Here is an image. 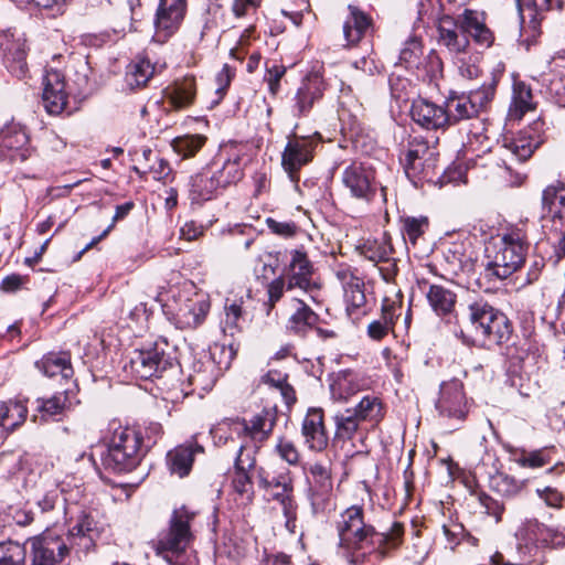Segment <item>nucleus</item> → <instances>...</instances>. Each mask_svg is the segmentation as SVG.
<instances>
[{
	"mask_svg": "<svg viewBox=\"0 0 565 565\" xmlns=\"http://www.w3.org/2000/svg\"><path fill=\"white\" fill-rule=\"evenodd\" d=\"M350 15L343 24L348 44H356L371 26V19L354 6H349Z\"/></svg>",
	"mask_w": 565,
	"mask_h": 565,
	"instance_id": "nucleus-35",
	"label": "nucleus"
},
{
	"mask_svg": "<svg viewBox=\"0 0 565 565\" xmlns=\"http://www.w3.org/2000/svg\"><path fill=\"white\" fill-rule=\"evenodd\" d=\"M537 147L539 141L526 130H522L515 135L504 136L501 141L504 156L515 162L526 161L532 157Z\"/></svg>",
	"mask_w": 565,
	"mask_h": 565,
	"instance_id": "nucleus-24",
	"label": "nucleus"
},
{
	"mask_svg": "<svg viewBox=\"0 0 565 565\" xmlns=\"http://www.w3.org/2000/svg\"><path fill=\"white\" fill-rule=\"evenodd\" d=\"M76 403L75 392L71 388H66L63 392L55 393L49 398H38L36 411L41 415V419L49 420L63 415Z\"/></svg>",
	"mask_w": 565,
	"mask_h": 565,
	"instance_id": "nucleus-26",
	"label": "nucleus"
},
{
	"mask_svg": "<svg viewBox=\"0 0 565 565\" xmlns=\"http://www.w3.org/2000/svg\"><path fill=\"white\" fill-rule=\"evenodd\" d=\"M25 548L18 542H0V565H22L25 561Z\"/></svg>",
	"mask_w": 565,
	"mask_h": 565,
	"instance_id": "nucleus-50",
	"label": "nucleus"
},
{
	"mask_svg": "<svg viewBox=\"0 0 565 565\" xmlns=\"http://www.w3.org/2000/svg\"><path fill=\"white\" fill-rule=\"evenodd\" d=\"M529 244L520 228H510L486 247L484 273L489 279H507L524 264Z\"/></svg>",
	"mask_w": 565,
	"mask_h": 565,
	"instance_id": "nucleus-4",
	"label": "nucleus"
},
{
	"mask_svg": "<svg viewBox=\"0 0 565 565\" xmlns=\"http://www.w3.org/2000/svg\"><path fill=\"white\" fill-rule=\"evenodd\" d=\"M163 345L154 343L148 348L135 350L129 362L131 373L142 380L161 376L173 364L172 358L166 352Z\"/></svg>",
	"mask_w": 565,
	"mask_h": 565,
	"instance_id": "nucleus-10",
	"label": "nucleus"
},
{
	"mask_svg": "<svg viewBox=\"0 0 565 565\" xmlns=\"http://www.w3.org/2000/svg\"><path fill=\"white\" fill-rule=\"evenodd\" d=\"M541 218L555 228L565 224V183L555 182L542 192Z\"/></svg>",
	"mask_w": 565,
	"mask_h": 565,
	"instance_id": "nucleus-21",
	"label": "nucleus"
},
{
	"mask_svg": "<svg viewBox=\"0 0 565 565\" xmlns=\"http://www.w3.org/2000/svg\"><path fill=\"white\" fill-rule=\"evenodd\" d=\"M334 276L342 286L348 316L358 319L365 315V285L364 280L358 276L356 270L348 265H339L334 268Z\"/></svg>",
	"mask_w": 565,
	"mask_h": 565,
	"instance_id": "nucleus-11",
	"label": "nucleus"
},
{
	"mask_svg": "<svg viewBox=\"0 0 565 565\" xmlns=\"http://www.w3.org/2000/svg\"><path fill=\"white\" fill-rule=\"evenodd\" d=\"M313 266L307 254L300 249L291 252L289 266L286 270L287 290L300 289L311 292L319 289L313 280Z\"/></svg>",
	"mask_w": 565,
	"mask_h": 565,
	"instance_id": "nucleus-19",
	"label": "nucleus"
},
{
	"mask_svg": "<svg viewBox=\"0 0 565 565\" xmlns=\"http://www.w3.org/2000/svg\"><path fill=\"white\" fill-rule=\"evenodd\" d=\"M276 420V409L265 407L254 414L249 419H235L233 422V430L239 436L249 438L255 444H262L271 435Z\"/></svg>",
	"mask_w": 565,
	"mask_h": 565,
	"instance_id": "nucleus-16",
	"label": "nucleus"
},
{
	"mask_svg": "<svg viewBox=\"0 0 565 565\" xmlns=\"http://www.w3.org/2000/svg\"><path fill=\"white\" fill-rule=\"evenodd\" d=\"M423 54L422 44L416 38L405 42L399 53V61L406 66L415 65Z\"/></svg>",
	"mask_w": 565,
	"mask_h": 565,
	"instance_id": "nucleus-57",
	"label": "nucleus"
},
{
	"mask_svg": "<svg viewBox=\"0 0 565 565\" xmlns=\"http://www.w3.org/2000/svg\"><path fill=\"white\" fill-rule=\"evenodd\" d=\"M478 501L484 508L486 513L493 516L497 523L502 520V514L504 511L503 503L497 501L484 492H480L478 494Z\"/></svg>",
	"mask_w": 565,
	"mask_h": 565,
	"instance_id": "nucleus-60",
	"label": "nucleus"
},
{
	"mask_svg": "<svg viewBox=\"0 0 565 565\" xmlns=\"http://www.w3.org/2000/svg\"><path fill=\"white\" fill-rule=\"evenodd\" d=\"M497 82L491 78L489 83H483L478 89L471 90L467 96L476 109V114L492 100L495 93Z\"/></svg>",
	"mask_w": 565,
	"mask_h": 565,
	"instance_id": "nucleus-52",
	"label": "nucleus"
},
{
	"mask_svg": "<svg viewBox=\"0 0 565 565\" xmlns=\"http://www.w3.org/2000/svg\"><path fill=\"white\" fill-rule=\"evenodd\" d=\"M532 108V92L523 83H518L513 87L512 103L509 108L511 118L520 119L527 110Z\"/></svg>",
	"mask_w": 565,
	"mask_h": 565,
	"instance_id": "nucleus-42",
	"label": "nucleus"
},
{
	"mask_svg": "<svg viewBox=\"0 0 565 565\" xmlns=\"http://www.w3.org/2000/svg\"><path fill=\"white\" fill-rule=\"evenodd\" d=\"M489 487L492 491L505 498H513L522 490L521 482L503 472L491 476Z\"/></svg>",
	"mask_w": 565,
	"mask_h": 565,
	"instance_id": "nucleus-48",
	"label": "nucleus"
},
{
	"mask_svg": "<svg viewBox=\"0 0 565 565\" xmlns=\"http://www.w3.org/2000/svg\"><path fill=\"white\" fill-rule=\"evenodd\" d=\"M198 452H203V447L192 443L180 445L170 450L167 455L169 470L180 478L188 476Z\"/></svg>",
	"mask_w": 565,
	"mask_h": 565,
	"instance_id": "nucleus-29",
	"label": "nucleus"
},
{
	"mask_svg": "<svg viewBox=\"0 0 565 565\" xmlns=\"http://www.w3.org/2000/svg\"><path fill=\"white\" fill-rule=\"evenodd\" d=\"M333 488L308 487L307 497L313 515L324 513L331 505Z\"/></svg>",
	"mask_w": 565,
	"mask_h": 565,
	"instance_id": "nucleus-49",
	"label": "nucleus"
},
{
	"mask_svg": "<svg viewBox=\"0 0 565 565\" xmlns=\"http://www.w3.org/2000/svg\"><path fill=\"white\" fill-rule=\"evenodd\" d=\"M435 407L438 415L446 420L455 424L465 422L469 413V406L462 382L458 379L443 382Z\"/></svg>",
	"mask_w": 565,
	"mask_h": 565,
	"instance_id": "nucleus-9",
	"label": "nucleus"
},
{
	"mask_svg": "<svg viewBox=\"0 0 565 565\" xmlns=\"http://www.w3.org/2000/svg\"><path fill=\"white\" fill-rule=\"evenodd\" d=\"M342 183L351 196L364 202L373 201L377 192L374 172L362 163L348 166L342 172Z\"/></svg>",
	"mask_w": 565,
	"mask_h": 565,
	"instance_id": "nucleus-15",
	"label": "nucleus"
},
{
	"mask_svg": "<svg viewBox=\"0 0 565 565\" xmlns=\"http://www.w3.org/2000/svg\"><path fill=\"white\" fill-rule=\"evenodd\" d=\"M399 222L403 237L412 245H416L418 238L425 234L429 226L426 216H402Z\"/></svg>",
	"mask_w": 565,
	"mask_h": 565,
	"instance_id": "nucleus-43",
	"label": "nucleus"
},
{
	"mask_svg": "<svg viewBox=\"0 0 565 565\" xmlns=\"http://www.w3.org/2000/svg\"><path fill=\"white\" fill-rule=\"evenodd\" d=\"M364 248L365 257L377 264H380L383 260H386L393 252L391 244L387 243L386 241H383L381 243L374 242L372 244L365 245Z\"/></svg>",
	"mask_w": 565,
	"mask_h": 565,
	"instance_id": "nucleus-58",
	"label": "nucleus"
},
{
	"mask_svg": "<svg viewBox=\"0 0 565 565\" xmlns=\"http://www.w3.org/2000/svg\"><path fill=\"white\" fill-rule=\"evenodd\" d=\"M411 117L426 129H440L446 127L447 116L444 106H438L427 99L418 98L413 102Z\"/></svg>",
	"mask_w": 565,
	"mask_h": 565,
	"instance_id": "nucleus-25",
	"label": "nucleus"
},
{
	"mask_svg": "<svg viewBox=\"0 0 565 565\" xmlns=\"http://www.w3.org/2000/svg\"><path fill=\"white\" fill-rule=\"evenodd\" d=\"M257 482L266 494L280 503L284 514L289 520L295 514L294 486L292 480L287 472L275 475L267 469L259 467L257 469Z\"/></svg>",
	"mask_w": 565,
	"mask_h": 565,
	"instance_id": "nucleus-13",
	"label": "nucleus"
},
{
	"mask_svg": "<svg viewBox=\"0 0 565 565\" xmlns=\"http://www.w3.org/2000/svg\"><path fill=\"white\" fill-rule=\"evenodd\" d=\"M438 34L439 44L446 46L451 53H463L469 45L467 35L458 32L456 22L449 17L440 19Z\"/></svg>",
	"mask_w": 565,
	"mask_h": 565,
	"instance_id": "nucleus-32",
	"label": "nucleus"
},
{
	"mask_svg": "<svg viewBox=\"0 0 565 565\" xmlns=\"http://www.w3.org/2000/svg\"><path fill=\"white\" fill-rule=\"evenodd\" d=\"M206 137L203 135H185L172 140L173 150L183 159L194 157L205 145Z\"/></svg>",
	"mask_w": 565,
	"mask_h": 565,
	"instance_id": "nucleus-47",
	"label": "nucleus"
},
{
	"mask_svg": "<svg viewBox=\"0 0 565 565\" xmlns=\"http://www.w3.org/2000/svg\"><path fill=\"white\" fill-rule=\"evenodd\" d=\"M515 462L524 468H541L551 462V458L545 449L534 451H523Z\"/></svg>",
	"mask_w": 565,
	"mask_h": 565,
	"instance_id": "nucleus-54",
	"label": "nucleus"
},
{
	"mask_svg": "<svg viewBox=\"0 0 565 565\" xmlns=\"http://www.w3.org/2000/svg\"><path fill=\"white\" fill-rule=\"evenodd\" d=\"M28 415V407L20 401H8L0 404V443L21 426Z\"/></svg>",
	"mask_w": 565,
	"mask_h": 565,
	"instance_id": "nucleus-28",
	"label": "nucleus"
},
{
	"mask_svg": "<svg viewBox=\"0 0 565 565\" xmlns=\"http://www.w3.org/2000/svg\"><path fill=\"white\" fill-rule=\"evenodd\" d=\"M547 89L550 95L554 98L555 103L562 107H565V78H552L550 81Z\"/></svg>",
	"mask_w": 565,
	"mask_h": 565,
	"instance_id": "nucleus-64",
	"label": "nucleus"
},
{
	"mask_svg": "<svg viewBox=\"0 0 565 565\" xmlns=\"http://www.w3.org/2000/svg\"><path fill=\"white\" fill-rule=\"evenodd\" d=\"M233 489L243 500L252 501L254 495L253 483L247 471L235 470Z\"/></svg>",
	"mask_w": 565,
	"mask_h": 565,
	"instance_id": "nucleus-56",
	"label": "nucleus"
},
{
	"mask_svg": "<svg viewBox=\"0 0 565 565\" xmlns=\"http://www.w3.org/2000/svg\"><path fill=\"white\" fill-rule=\"evenodd\" d=\"M65 77L57 70H46L43 76L42 104L49 115H61L67 105Z\"/></svg>",
	"mask_w": 565,
	"mask_h": 565,
	"instance_id": "nucleus-18",
	"label": "nucleus"
},
{
	"mask_svg": "<svg viewBox=\"0 0 565 565\" xmlns=\"http://www.w3.org/2000/svg\"><path fill=\"white\" fill-rule=\"evenodd\" d=\"M102 532L99 522L90 512H82L75 524L68 530L66 539L51 533L36 537L32 542V565H56L70 552H88Z\"/></svg>",
	"mask_w": 565,
	"mask_h": 565,
	"instance_id": "nucleus-3",
	"label": "nucleus"
},
{
	"mask_svg": "<svg viewBox=\"0 0 565 565\" xmlns=\"http://www.w3.org/2000/svg\"><path fill=\"white\" fill-rule=\"evenodd\" d=\"M170 291L172 295L169 299L163 298L162 291L154 297L168 320L179 329H194L200 326L210 310L206 295L198 292L191 282H184Z\"/></svg>",
	"mask_w": 565,
	"mask_h": 565,
	"instance_id": "nucleus-5",
	"label": "nucleus"
},
{
	"mask_svg": "<svg viewBox=\"0 0 565 565\" xmlns=\"http://www.w3.org/2000/svg\"><path fill=\"white\" fill-rule=\"evenodd\" d=\"M195 93L196 87L193 77H184L181 81H177L166 89V96L174 109L189 107L194 100Z\"/></svg>",
	"mask_w": 565,
	"mask_h": 565,
	"instance_id": "nucleus-34",
	"label": "nucleus"
},
{
	"mask_svg": "<svg viewBox=\"0 0 565 565\" xmlns=\"http://www.w3.org/2000/svg\"><path fill=\"white\" fill-rule=\"evenodd\" d=\"M154 74V66L149 58L137 56L129 65L126 72V82L131 88L145 86Z\"/></svg>",
	"mask_w": 565,
	"mask_h": 565,
	"instance_id": "nucleus-36",
	"label": "nucleus"
},
{
	"mask_svg": "<svg viewBox=\"0 0 565 565\" xmlns=\"http://www.w3.org/2000/svg\"><path fill=\"white\" fill-rule=\"evenodd\" d=\"M308 487L333 488L331 469L328 462H313L308 468Z\"/></svg>",
	"mask_w": 565,
	"mask_h": 565,
	"instance_id": "nucleus-51",
	"label": "nucleus"
},
{
	"mask_svg": "<svg viewBox=\"0 0 565 565\" xmlns=\"http://www.w3.org/2000/svg\"><path fill=\"white\" fill-rule=\"evenodd\" d=\"M212 173H216V181L220 188H225L230 184L236 183L243 178V168L239 156L226 160L218 170L212 171Z\"/></svg>",
	"mask_w": 565,
	"mask_h": 565,
	"instance_id": "nucleus-46",
	"label": "nucleus"
},
{
	"mask_svg": "<svg viewBox=\"0 0 565 565\" xmlns=\"http://www.w3.org/2000/svg\"><path fill=\"white\" fill-rule=\"evenodd\" d=\"M186 12V0H159L153 21L152 41L164 44L180 29Z\"/></svg>",
	"mask_w": 565,
	"mask_h": 565,
	"instance_id": "nucleus-12",
	"label": "nucleus"
},
{
	"mask_svg": "<svg viewBox=\"0 0 565 565\" xmlns=\"http://www.w3.org/2000/svg\"><path fill=\"white\" fill-rule=\"evenodd\" d=\"M402 306L396 301L384 299L380 320L393 330L396 319L401 316Z\"/></svg>",
	"mask_w": 565,
	"mask_h": 565,
	"instance_id": "nucleus-61",
	"label": "nucleus"
},
{
	"mask_svg": "<svg viewBox=\"0 0 565 565\" xmlns=\"http://www.w3.org/2000/svg\"><path fill=\"white\" fill-rule=\"evenodd\" d=\"M35 366L50 377L61 374L63 379L68 380L74 374L68 352H50L38 361Z\"/></svg>",
	"mask_w": 565,
	"mask_h": 565,
	"instance_id": "nucleus-33",
	"label": "nucleus"
},
{
	"mask_svg": "<svg viewBox=\"0 0 565 565\" xmlns=\"http://www.w3.org/2000/svg\"><path fill=\"white\" fill-rule=\"evenodd\" d=\"M196 512L182 505L170 515L168 529L160 532L153 542V550L169 565H179L178 558L185 553L194 540L192 523Z\"/></svg>",
	"mask_w": 565,
	"mask_h": 565,
	"instance_id": "nucleus-6",
	"label": "nucleus"
},
{
	"mask_svg": "<svg viewBox=\"0 0 565 565\" xmlns=\"http://www.w3.org/2000/svg\"><path fill=\"white\" fill-rule=\"evenodd\" d=\"M361 376L351 371L343 370L338 372L331 380V397L338 402H345L363 388Z\"/></svg>",
	"mask_w": 565,
	"mask_h": 565,
	"instance_id": "nucleus-27",
	"label": "nucleus"
},
{
	"mask_svg": "<svg viewBox=\"0 0 565 565\" xmlns=\"http://www.w3.org/2000/svg\"><path fill=\"white\" fill-rule=\"evenodd\" d=\"M262 382L276 388L288 406L296 402V393L294 387L287 382V374L277 370H270L262 377Z\"/></svg>",
	"mask_w": 565,
	"mask_h": 565,
	"instance_id": "nucleus-44",
	"label": "nucleus"
},
{
	"mask_svg": "<svg viewBox=\"0 0 565 565\" xmlns=\"http://www.w3.org/2000/svg\"><path fill=\"white\" fill-rule=\"evenodd\" d=\"M301 435L305 445L313 451H323L329 444V435L324 425L323 409L311 407L302 420Z\"/></svg>",
	"mask_w": 565,
	"mask_h": 565,
	"instance_id": "nucleus-22",
	"label": "nucleus"
},
{
	"mask_svg": "<svg viewBox=\"0 0 565 565\" xmlns=\"http://www.w3.org/2000/svg\"><path fill=\"white\" fill-rule=\"evenodd\" d=\"M446 127L459 125V131L466 135L462 148L468 152L483 151L487 148V125L477 114L467 95H451L444 106Z\"/></svg>",
	"mask_w": 565,
	"mask_h": 565,
	"instance_id": "nucleus-7",
	"label": "nucleus"
},
{
	"mask_svg": "<svg viewBox=\"0 0 565 565\" xmlns=\"http://www.w3.org/2000/svg\"><path fill=\"white\" fill-rule=\"evenodd\" d=\"M4 63L9 72L17 77H23L26 74V51L23 42L17 41L6 47Z\"/></svg>",
	"mask_w": 565,
	"mask_h": 565,
	"instance_id": "nucleus-38",
	"label": "nucleus"
},
{
	"mask_svg": "<svg viewBox=\"0 0 565 565\" xmlns=\"http://www.w3.org/2000/svg\"><path fill=\"white\" fill-rule=\"evenodd\" d=\"M286 73V67L282 65H273L267 70L265 81L268 84L269 92L276 95L280 88V79Z\"/></svg>",
	"mask_w": 565,
	"mask_h": 565,
	"instance_id": "nucleus-62",
	"label": "nucleus"
},
{
	"mask_svg": "<svg viewBox=\"0 0 565 565\" xmlns=\"http://www.w3.org/2000/svg\"><path fill=\"white\" fill-rule=\"evenodd\" d=\"M242 317V301L226 299L224 305V319L221 322L223 332L232 337L238 332L241 330Z\"/></svg>",
	"mask_w": 565,
	"mask_h": 565,
	"instance_id": "nucleus-45",
	"label": "nucleus"
},
{
	"mask_svg": "<svg viewBox=\"0 0 565 565\" xmlns=\"http://www.w3.org/2000/svg\"><path fill=\"white\" fill-rule=\"evenodd\" d=\"M426 298L433 311L437 316L448 318V322H450L452 318L455 319L456 315H454V312L457 296L454 291L441 285H430L426 292Z\"/></svg>",
	"mask_w": 565,
	"mask_h": 565,
	"instance_id": "nucleus-30",
	"label": "nucleus"
},
{
	"mask_svg": "<svg viewBox=\"0 0 565 565\" xmlns=\"http://www.w3.org/2000/svg\"><path fill=\"white\" fill-rule=\"evenodd\" d=\"M285 290H287V279L285 276L277 277L268 285L267 292L270 307H274L280 300Z\"/></svg>",
	"mask_w": 565,
	"mask_h": 565,
	"instance_id": "nucleus-63",
	"label": "nucleus"
},
{
	"mask_svg": "<svg viewBox=\"0 0 565 565\" xmlns=\"http://www.w3.org/2000/svg\"><path fill=\"white\" fill-rule=\"evenodd\" d=\"M313 150L315 143L310 138L296 135L288 137L281 153V167L292 183L299 182V171L312 160Z\"/></svg>",
	"mask_w": 565,
	"mask_h": 565,
	"instance_id": "nucleus-14",
	"label": "nucleus"
},
{
	"mask_svg": "<svg viewBox=\"0 0 565 565\" xmlns=\"http://www.w3.org/2000/svg\"><path fill=\"white\" fill-rule=\"evenodd\" d=\"M276 452L290 466H297L300 462V452L294 441L280 437L276 444Z\"/></svg>",
	"mask_w": 565,
	"mask_h": 565,
	"instance_id": "nucleus-55",
	"label": "nucleus"
},
{
	"mask_svg": "<svg viewBox=\"0 0 565 565\" xmlns=\"http://www.w3.org/2000/svg\"><path fill=\"white\" fill-rule=\"evenodd\" d=\"M29 136L19 124H10L0 130V160L24 162L30 156Z\"/></svg>",
	"mask_w": 565,
	"mask_h": 565,
	"instance_id": "nucleus-17",
	"label": "nucleus"
},
{
	"mask_svg": "<svg viewBox=\"0 0 565 565\" xmlns=\"http://www.w3.org/2000/svg\"><path fill=\"white\" fill-rule=\"evenodd\" d=\"M428 152V147L424 142L412 145L401 158L406 175L409 179L416 178L423 167V158Z\"/></svg>",
	"mask_w": 565,
	"mask_h": 565,
	"instance_id": "nucleus-41",
	"label": "nucleus"
},
{
	"mask_svg": "<svg viewBox=\"0 0 565 565\" xmlns=\"http://www.w3.org/2000/svg\"><path fill=\"white\" fill-rule=\"evenodd\" d=\"M537 497L544 501V503L553 509H561L563 507L564 494L554 487H544L536 489Z\"/></svg>",
	"mask_w": 565,
	"mask_h": 565,
	"instance_id": "nucleus-59",
	"label": "nucleus"
},
{
	"mask_svg": "<svg viewBox=\"0 0 565 565\" xmlns=\"http://www.w3.org/2000/svg\"><path fill=\"white\" fill-rule=\"evenodd\" d=\"M324 92V82L319 73H309L303 77L294 96L292 113L295 116H307Z\"/></svg>",
	"mask_w": 565,
	"mask_h": 565,
	"instance_id": "nucleus-20",
	"label": "nucleus"
},
{
	"mask_svg": "<svg viewBox=\"0 0 565 565\" xmlns=\"http://www.w3.org/2000/svg\"><path fill=\"white\" fill-rule=\"evenodd\" d=\"M337 532L348 561L358 565L373 553L383 557L396 550L403 542L404 525L394 522L387 532H377L365 523L363 507L351 505L340 514Z\"/></svg>",
	"mask_w": 565,
	"mask_h": 565,
	"instance_id": "nucleus-1",
	"label": "nucleus"
},
{
	"mask_svg": "<svg viewBox=\"0 0 565 565\" xmlns=\"http://www.w3.org/2000/svg\"><path fill=\"white\" fill-rule=\"evenodd\" d=\"M333 420L335 426V437L342 440L352 439L360 427V423H362L352 408L338 412L334 415Z\"/></svg>",
	"mask_w": 565,
	"mask_h": 565,
	"instance_id": "nucleus-39",
	"label": "nucleus"
},
{
	"mask_svg": "<svg viewBox=\"0 0 565 565\" xmlns=\"http://www.w3.org/2000/svg\"><path fill=\"white\" fill-rule=\"evenodd\" d=\"M190 381L193 385L202 388L210 387L215 381L214 364L210 360L205 363H199V365L195 364Z\"/></svg>",
	"mask_w": 565,
	"mask_h": 565,
	"instance_id": "nucleus-53",
	"label": "nucleus"
},
{
	"mask_svg": "<svg viewBox=\"0 0 565 565\" xmlns=\"http://www.w3.org/2000/svg\"><path fill=\"white\" fill-rule=\"evenodd\" d=\"M361 422L379 424L384 418V405L382 399L376 395H365L358 405L352 408Z\"/></svg>",
	"mask_w": 565,
	"mask_h": 565,
	"instance_id": "nucleus-37",
	"label": "nucleus"
},
{
	"mask_svg": "<svg viewBox=\"0 0 565 565\" xmlns=\"http://www.w3.org/2000/svg\"><path fill=\"white\" fill-rule=\"evenodd\" d=\"M147 452L141 434L129 427L115 430L107 451L102 457L103 466L114 472L134 470Z\"/></svg>",
	"mask_w": 565,
	"mask_h": 565,
	"instance_id": "nucleus-8",
	"label": "nucleus"
},
{
	"mask_svg": "<svg viewBox=\"0 0 565 565\" xmlns=\"http://www.w3.org/2000/svg\"><path fill=\"white\" fill-rule=\"evenodd\" d=\"M318 320V315L315 313L303 301H299V308L289 318L287 327L297 334H305L309 329L317 324Z\"/></svg>",
	"mask_w": 565,
	"mask_h": 565,
	"instance_id": "nucleus-40",
	"label": "nucleus"
},
{
	"mask_svg": "<svg viewBox=\"0 0 565 565\" xmlns=\"http://www.w3.org/2000/svg\"><path fill=\"white\" fill-rule=\"evenodd\" d=\"M460 28L465 35H469L480 46L488 49L494 42V34L486 23L484 12L466 9L460 15Z\"/></svg>",
	"mask_w": 565,
	"mask_h": 565,
	"instance_id": "nucleus-23",
	"label": "nucleus"
},
{
	"mask_svg": "<svg viewBox=\"0 0 565 565\" xmlns=\"http://www.w3.org/2000/svg\"><path fill=\"white\" fill-rule=\"evenodd\" d=\"M456 335L467 345L492 348L507 342L512 333L509 319L483 298H473L456 312Z\"/></svg>",
	"mask_w": 565,
	"mask_h": 565,
	"instance_id": "nucleus-2",
	"label": "nucleus"
},
{
	"mask_svg": "<svg viewBox=\"0 0 565 565\" xmlns=\"http://www.w3.org/2000/svg\"><path fill=\"white\" fill-rule=\"evenodd\" d=\"M218 188L216 173H212L211 169H204L190 178L189 198L193 203L207 201Z\"/></svg>",
	"mask_w": 565,
	"mask_h": 565,
	"instance_id": "nucleus-31",
	"label": "nucleus"
}]
</instances>
